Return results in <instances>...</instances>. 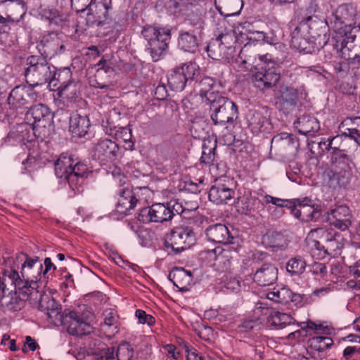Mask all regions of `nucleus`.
<instances>
[{
    "instance_id": "1a4fd4ad",
    "label": "nucleus",
    "mask_w": 360,
    "mask_h": 360,
    "mask_svg": "<svg viewBox=\"0 0 360 360\" xmlns=\"http://www.w3.org/2000/svg\"><path fill=\"white\" fill-rule=\"evenodd\" d=\"M200 75V69L195 63H189L170 71L167 77L169 89L181 91Z\"/></svg>"
},
{
    "instance_id": "7c9ffc66",
    "label": "nucleus",
    "mask_w": 360,
    "mask_h": 360,
    "mask_svg": "<svg viewBox=\"0 0 360 360\" xmlns=\"http://www.w3.org/2000/svg\"><path fill=\"white\" fill-rule=\"evenodd\" d=\"M200 34L182 29L179 32L178 48L185 52L195 53L198 47Z\"/></svg>"
},
{
    "instance_id": "6e6d98bb",
    "label": "nucleus",
    "mask_w": 360,
    "mask_h": 360,
    "mask_svg": "<svg viewBox=\"0 0 360 360\" xmlns=\"http://www.w3.org/2000/svg\"><path fill=\"white\" fill-rule=\"evenodd\" d=\"M116 356L117 360H133L134 349L129 343H123L118 347Z\"/></svg>"
},
{
    "instance_id": "49530a36",
    "label": "nucleus",
    "mask_w": 360,
    "mask_h": 360,
    "mask_svg": "<svg viewBox=\"0 0 360 360\" xmlns=\"http://www.w3.org/2000/svg\"><path fill=\"white\" fill-rule=\"evenodd\" d=\"M308 240L313 257H316L318 259H325L328 256L333 255L337 250L335 248L328 249L326 248V245H324L323 243H321L319 241L313 240Z\"/></svg>"
},
{
    "instance_id": "4d7b16f0",
    "label": "nucleus",
    "mask_w": 360,
    "mask_h": 360,
    "mask_svg": "<svg viewBox=\"0 0 360 360\" xmlns=\"http://www.w3.org/2000/svg\"><path fill=\"white\" fill-rule=\"evenodd\" d=\"M186 23L191 26V28H187V30L193 31V32L201 34L204 28V22L202 19L198 15H188L186 20Z\"/></svg>"
},
{
    "instance_id": "ea45409f",
    "label": "nucleus",
    "mask_w": 360,
    "mask_h": 360,
    "mask_svg": "<svg viewBox=\"0 0 360 360\" xmlns=\"http://www.w3.org/2000/svg\"><path fill=\"white\" fill-rule=\"evenodd\" d=\"M297 131L304 135L317 131L320 129L318 120L314 116L302 115L294 122Z\"/></svg>"
},
{
    "instance_id": "cd10ccee",
    "label": "nucleus",
    "mask_w": 360,
    "mask_h": 360,
    "mask_svg": "<svg viewBox=\"0 0 360 360\" xmlns=\"http://www.w3.org/2000/svg\"><path fill=\"white\" fill-rule=\"evenodd\" d=\"M119 151L117 144L108 139H101L94 148L93 156L101 162H108L114 160Z\"/></svg>"
},
{
    "instance_id": "f8f14e48",
    "label": "nucleus",
    "mask_w": 360,
    "mask_h": 360,
    "mask_svg": "<svg viewBox=\"0 0 360 360\" xmlns=\"http://www.w3.org/2000/svg\"><path fill=\"white\" fill-rule=\"evenodd\" d=\"M236 250L233 248L232 245H229L224 248L219 246L206 252L209 258L214 260V265L219 271L230 272L237 262Z\"/></svg>"
},
{
    "instance_id": "f03ea898",
    "label": "nucleus",
    "mask_w": 360,
    "mask_h": 360,
    "mask_svg": "<svg viewBox=\"0 0 360 360\" xmlns=\"http://www.w3.org/2000/svg\"><path fill=\"white\" fill-rule=\"evenodd\" d=\"M86 165L75 160L72 155L63 153L55 163L56 175L65 179L70 188L75 192L82 191V186L88 175Z\"/></svg>"
},
{
    "instance_id": "f3484780",
    "label": "nucleus",
    "mask_w": 360,
    "mask_h": 360,
    "mask_svg": "<svg viewBox=\"0 0 360 360\" xmlns=\"http://www.w3.org/2000/svg\"><path fill=\"white\" fill-rule=\"evenodd\" d=\"M172 219L167 204L155 203L151 207L141 209L138 214L137 219L144 224L149 222L163 223Z\"/></svg>"
},
{
    "instance_id": "bf43d9fd",
    "label": "nucleus",
    "mask_w": 360,
    "mask_h": 360,
    "mask_svg": "<svg viewBox=\"0 0 360 360\" xmlns=\"http://www.w3.org/2000/svg\"><path fill=\"white\" fill-rule=\"evenodd\" d=\"M167 204L169 210H170V212H172V218L176 214H184L191 210L188 208L182 205V202H179L178 200H171Z\"/></svg>"
},
{
    "instance_id": "9b49d317",
    "label": "nucleus",
    "mask_w": 360,
    "mask_h": 360,
    "mask_svg": "<svg viewBox=\"0 0 360 360\" xmlns=\"http://www.w3.org/2000/svg\"><path fill=\"white\" fill-rule=\"evenodd\" d=\"M195 235L190 226H176L172 229L165 248H171L174 253H179L194 244Z\"/></svg>"
},
{
    "instance_id": "6e6552de",
    "label": "nucleus",
    "mask_w": 360,
    "mask_h": 360,
    "mask_svg": "<svg viewBox=\"0 0 360 360\" xmlns=\"http://www.w3.org/2000/svg\"><path fill=\"white\" fill-rule=\"evenodd\" d=\"M356 10L351 4H345L335 9L328 18V22L338 39L353 30L356 23Z\"/></svg>"
},
{
    "instance_id": "b1692460",
    "label": "nucleus",
    "mask_w": 360,
    "mask_h": 360,
    "mask_svg": "<svg viewBox=\"0 0 360 360\" xmlns=\"http://www.w3.org/2000/svg\"><path fill=\"white\" fill-rule=\"evenodd\" d=\"M299 148V141L292 134L281 133L274 136L271 141V150L276 153L288 154L295 153Z\"/></svg>"
},
{
    "instance_id": "423d86ee",
    "label": "nucleus",
    "mask_w": 360,
    "mask_h": 360,
    "mask_svg": "<svg viewBox=\"0 0 360 360\" xmlns=\"http://www.w3.org/2000/svg\"><path fill=\"white\" fill-rule=\"evenodd\" d=\"M332 168L328 172L329 184L334 188L348 185L353 177L354 164L352 159L338 148L334 149Z\"/></svg>"
},
{
    "instance_id": "0eeeda50",
    "label": "nucleus",
    "mask_w": 360,
    "mask_h": 360,
    "mask_svg": "<svg viewBox=\"0 0 360 360\" xmlns=\"http://www.w3.org/2000/svg\"><path fill=\"white\" fill-rule=\"evenodd\" d=\"M257 58L266 66L262 67L260 70L255 68L256 71L252 74L250 79L255 88L264 92L276 86L280 79V73L274 69L276 63L271 55L259 54Z\"/></svg>"
},
{
    "instance_id": "c9c22d12",
    "label": "nucleus",
    "mask_w": 360,
    "mask_h": 360,
    "mask_svg": "<svg viewBox=\"0 0 360 360\" xmlns=\"http://www.w3.org/2000/svg\"><path fill=\"white\" fill-rule=\"evenodd\" d=\"M0 12L8 16L11 22H18L24 14V7L18 1L6 0L0 3Z\"/></svg>"
},
{
    "instance_id": "aec40b11",
    "label": "nucleus",
    "mask_w": 360,
    "mask_h": 360,
    "mask_svg": "<svg viewBox=\"0 0 360 360\" xmlns=\"http://www.w3.org/2000/svg\"><path fill=\"white\" fill-rule=\"evenodd\" d=\"M329 22L325 19H321L316 15L304 17L298 23L297 27L301 31L307 34L316 40L317 37H326Z\"/></svg>"
},
{
    "instance_id": "c85d7f7f",
    "label": "nucleus",
    "mask_w": 360,
    "mask_h": 360,
    "mask_svg": "<svg viewBox=\"0 0 360 360\" xmlns=\"http://www.w3.org/2000/svg\"><path fill=\"white\" fill-rule=\"evenodd\" d=\"M352 214L348 207L341 205L328 213L327 221L340 231H345L352 224Z\"/></svg>"
},
{
    "instance_id": "774afa93",
    "label": "nucleus",
    "mask_w": 360,
    "mask_h": 360,
    "mask_svg": "<svg viewBox=\"0 0 360 360\" xmlns=\"http://www.w3.org/2000/svg\"><path fill=\"white\" fill-rule=\"evenodd\" d=\"M115 348L107 347L101 352V356L98 360H115Z\"/></svg>"
},
{
    "instance_id": "c03bdc74",
    "label": "nucleus",
    "mask_w": 360,
    "mask_h": 360,
    "mask_svg": "<svg viewBox=\"0 0 360 360\" xmlns=\"http://www.w3.org/2000/svg\"><path fill=\"white\" fill-rule=\"evenodd\" d=\"M268 323L275 326L276 328L281 329L287 326L293 324L295 319L288 314L273 311L268 318Z\"/></svg>"
},
{
    "instance_id": "338daca9",
    "label": "nucleus",
    "mask_w": 360,
    "mask_h": 360,
    "mask_svg": "<svg viewBox=\"0 0 360 360\" xmlns=\"http://www.w3.org/2000/svg\"><path fill=\"white\" fill-rule=\"evenodd\" d=\"M10 22H11L10 18L8 16L4 15L2 12H0V24L2 25V27L0 28V36L2 34H7L11 30L9 27ZM0 39H1V37H0Z\"/></svg>"
},
{
    "instance_id": "dca6fc26",
    "label": "nucleus",
    "mask_w": 360,
    "mask_h": 360,
    "mask_svg": "<svg viewBox=\"0 0 360 360\" xmlns=\"http://www.w3.org/2000/svg\"><path fill=\"white\" fill-rule=\"evenodd\" d=\"M51 118L50 109L42 103L31 106L25 114V120L32 126L34 134H41V129L46 128L50 124Z\"/></svg>"
},
{
    "instance_id": "6ab92c4d",
    "label": "nucleus",
    "mask_w": 360,
    "mask_h": 360,
    "mask_svg": "<svg viewBox=\"0 0 360 360\" xmlns=\"http://www.w3.org/2000/svg\"><path fill=\"white\" fill-rule=\"evenodd\" d=\"M307 240L319 241L327 245V248L340 250L342 245L341 236L331 227H319L311 229L307 234Z\"/></svg>"
},
{
    "instance_id": "7ed1b4c3",
    "label": "nucleus",
    "mask_w": 360,
    "mask_h": 360,
    "mask_svg": "<svg viewBox=\"0 0 360 360\" xmlns=\"http://www.w3.org/2000/svg\"><path fill=\"white\" fill-rule=\"evenodd\" d=\"M57 69L41 56H30L25 63L24 75L26 82L31 86H41L46 83L49 85L55 80H59Z\"/></svg>"
},
{
    "instance_id": "603ef678",
    "label": "nucleus",
    "mask_w": 360,
    "mask_h": 360,
    "mask_svg": "<svg viewBox=\"0 0 360 360\" xmlns=\"http://www.w3.org/2000/svg\"><path fill=\"white\" fill-rule=\"evenodd\" d=\"M218 40L222 42L221 45L227 50L228 53L231 59L234 57V53L236 52L234 44L236 42V37L234 32H227L221 34L218 37Z\"/></svg>"
},
{
    "instance_id": "4c0bfd02",
    "label": "nucleus",
    "mask_w": 360,
    "mask_h": 360,
    "mask_svg": "<svg viewBox=\"0 0 360 360\" xmlns=\"http://www.w3.org/2000/svg\"><path fill=\"white\" fill-rule=\"evenodd\" d=\"M81 86L79 82L69 81L58 87L60 96L70 103H76L81 99Z\"/></svg>"
},
{
    "instance_id": "f257e3e1",
    "label": "nucleus",
    "mask_w": 360,
    "mask_h": 360,
    "mask_svg": "<svg viewBox=\"0 0 360 360\" xmlns=\"http://www.w3.org/2000/svg\"><path fill=\"white\" fill-rule=\"evenodd\" d=\"M201 92L202 96H206L205 105L209 107L213 124L224 127L225 129L234 126L238 117L236 104L218 93H209L205 90Z\"/></svg>"
},
{
    "instance_id": "8fccbe9b",
    "label": "nucleus",
    "mask_w": 360,
    "mask_h": 360,
    "mask_svg": "<svg viewBox=\"0 0 360 360\" xmlns=\"http://www.w3.org/2000/svg\"><path fill=\"white\" fill-rule=\"evenodd\" d=\"M243 206L241 213L245 215H251L264 209V200L257 198H250L242 200Z\"/></svg>"
},
{
    "instance_id": "052dcab7",
    "label": "nucleus",
    "mask_w": 360,
    "mask_h": 360,
    "mask_svg": "<svg viewBox=\"0 0 360 360\" xmlns=\"http://www.w3.org/2000/svg\"><path fill=\"white\" fill-rule=\"evenodd\" d=\"M213 84V80L210 77H205L199 83V86H200L199 94L205 103L206 101V96H202L201 91L205 90L206 92L215 93L214 91H212Z\"/></svg>"
},
{
    "instance_id": "9d476101",
    "label": "nucleus",
    "mask_w": 360,
    "mask_h": 360,
    "mask_svg": "<svg viewBox=\"0 0 360 360\" xmlns=\"http://www.w3.org/2000/svg\"><path fill=\"white\" fill-rule=\"evenodd\" d=\"M32 289L11 290L8 294L0 295V309L6 311H17L23 308L25 302L27 300H37L39 291H32Z\"/></svg>"
},
{
    "instance_id": "20e7f679",
    "label": "nucleus",
    "mask_w": 360,
    "mask_h": 360,
    "mask_svg": "<svg viewBox=\"0 0 360 360\" xmlns=\"http://www.w3.org/2000/svg\"><path fill=\"white\" fill-rule=\"evenodd\" d=\"M324 52H328L329 55H326V60L332 58L333 51L339 53L340 56L347 60H350L353 63H360V25L354 26L352 31H350L345 35L342 36L337 40L336 44H330L325 43L323 46Z\"/></svg>"
},
{
    "instance_id": "393cba45",
    "label": "nucleus",
    "mask_w": 360,
    "mask_h": 360,
    "mask_svg": "<svg viewBox=\"0 0 360 360\" xmlns=\"http://www.w3.org/2000/svg\"><path fill=\"white\" fill-rule=\"evenodd\" d=\"M301 31L297 26L291 33L290 46L292 49L303 53H312L319 49L315 40Z\"/></svg>"
},
{
    "instance_id": "680f3d73",
    "label": "nucleus",
    "mask_w": 360,
    "mask_h": 360,
    "mask_svg": "<svg viewBox=\"0 0 360 360\" xmlns=\"http://www.w3.org/2000/svg\"><path fill=\"white\" fill-rule=\"evenodd\" d=\"M309 271L314 276L323 277L327 274V269L324 264L314 262L308 266Z\"/></svg>"
},
{
    "instance_id": "37998d69",
    "label": "nucleus",
    "mask_w": 360,
    "mask_h": 360,
    "mask_svg": "<svg viewBox=\"0 0 360 360\" xmlns=\"http://www.w3.org/2000/svg\"><path fill=\"white\" fill-rule=\"evenodd\" d=\"M191 273L182 268H174L169 274V279L179 289H184L191 281Z\"/></svg>"
},
{
    "instance_id": "3c124183",
    "label": "nucleus",
    "mask_w": 360,
    "mask_h": 360,
    "mask_svg": "<svg viewBox=\"0 0 360 360\" xmlns=\"http://www.w3.org/2000/svg\"><path fill=\"white\" fill-rule=\"evenodd\" d=\"M60 39L54 34H49L41 40V43L46 49L44 51L47 54L58 53L59 51L63 49L64 45L60 44Z\"/></svg>"
},
{
    "instance_id": "864d4df0",
    "label": "nucleus",
    "mask_w": 360,
    "mask_h": 360,
    "mask_svg": "<svg viewBox=\"0 0 360 360\" xmlns=\"http://www.w3.org/2000/svg\"><path fill=\"white\" fill-rule=\"evenodd\" d=\"M120 25L115 21L112 20L110 17H108L101 22L94 25L98 28V34L100 37H105L112 32L115 30H117Z\"/></svg>"
},
{
    "instance_id": "13d9d810",
    "label": "nucleus",
    "mask_w": 360,
    "mask_h": 360,
    "mask_svg": "<svg viewBox=\"0 0 360 360\" xmlns=\"http://www.w3.org/2000/svg\"><path fill=\"white\" fill-rule=\"evenodd\" d=\"M264 203L269 204L271 203L279 207H286L288 210L290 209L292 199L285 200L279 198H276L270 195H265L263 198Z\"/></svg>"
},
{
    "instance_id": "a878e982",
    "label": "nucleus",
    "mask_w": 360,
    "mask_h": 360,
    "mask_svg": "<svg viewBox=\"0 0 360 360\" xmlns=\"http://www.w3.org/2000/svg\"><path fill=\"white\" fill-rule=\"evenodd\" d=\"M65 323L68 324V333L72 335H84L91 330V326L75 311H71L65 315Z\"/></svg>"
},
{
    "instance_id": "de8ad7c7",
    "label": "nucleus",
    "mask_w": 360,
    "mask_h": 360,
    "mask_svg": "<svg viewBox=\"0 0 360 360\" xmlns=\"http://www.w3.org/2000/svg\"><path fill=\"white\" fill-rule=\"evenodd\" d=\"M307 344L311 349L323 352L333 345V340L327 336H314L308 340Z\"/></svg>"
},
{
    "instance_id": "5701e85b",
    "label": "nucleus",
    "mask_w": 360,
    "mask_h": 360,
    "mask_svg": "<svg viewBox=\"0 0 360 360\" xmlns=\"http://www.w3.org/2000/svg\"><path fill=\"white\" fill-rule=\"evenodd\" d=\"M37 94L32 89L16 86L10 93L7 101L11 108H28L36 101Z\"/></svg>"
},
{
    "instance_id": "e433bc0d",
    "label": "nucleus",
    "mask_w": 360,
    "mask_h": 360,
    "mask_svg": "<svg viewBox=\"0 0 360 360\" xmlns=\"http://www.w3.org/2000/svg\"><path fill=\"white\" fill-rule=\"evenodd\" d=\"M266 298L277 303L288 304L289 302L297 301L300 295L294 294L287 287L276 286L272 291L267 292Z\"/></svg>"
},
{
    "instance_id": "2eb2a0df",
    "label": "nucleus",
    "mask_w": 360,
    "mask_h": 360,
    "mask_svg": "<svg viewBox=\"0 0 360 360\" xmlns=\"http://www.w3.org/2000/svg\"><path fill=\"white\" fill-rule=\"evenodd\" d=\"M232 186L233 183L229 179H216L210 189L209 200L217 205L228 204L234 198L236 194Z\"/></svg>"
},
{
    "instance_id": "5fc2aeb1",
    "label": "nucleus",
    "mask_w": 360,
    "mask_h": 360,
    "mask_svg": "<svg viewBox=\"0 0 360 360\" xmlns=\"http://www.w3.org/2000/svg\"><path fill=\"white\" fill-rule=\"evenodd\" d=\"M179 6L177 0H158L156 4V8L160 11H165L169 15H176L179 11Z\"/></svg>"
},
{
    "instance_id": "a211bd4d",
    "label": "nucleus",
    "mask_w": 360,
    "mask_h": 360,
    "mask_svg": "<svg viewBox=\"0 0 360 360\" xmlns=\"http://www.w3.org/2000/svg\"><path fill=\"white\" fill-rule=\"evenodd\" d=\"M207 238L209 240L223 243L225 247L232 245L234 249L239 247V239L233 235L229 228L223 224H216L210 226L205 231Z\"/></svg>"
},
{
    "instance_id": "e2e57ef3",
    "label": "nucleus",
    "mask_w": 360,
    "mask_h": 360,
    "mask_svg": "<svg viewBox=\"0 0 360 360\" xmlns=\"http://www.w3.org/2000/svg\"><path fill=\"white\" fill-rule=\"evenodd\" d=\"M135 315L138 318L140 323H147L148 326H152L155 323V318L150 314H147L143 310L137 309L135 312Z\"/></svg>"
},
{
    "instance_id": "a18cd8bd",
    "label": "nucleus",
    "mask_w": 360,
    "mask_h": 360,
    "mask_svg": "<svg viewBox=\"0 0 360 360\" xmlns=\"http://www.w3.org/2000/svg\"><path fill=\"white\" fill-rule=\"evenodd\" d=\"M307 262L301 256H296L290 258L286 263V271L292 276L302 274L306 268Z\"/></svg>"
},
{
    "instance_id": "72a5a7b5",
    "label": "nucleus",
    "mask_w": 360,
    "mask_h": 360,
    "mask_svg": "<svg viewBox=\"0 0 360 360\" xmlns=\"http://www.w3.org/2000/svg\"><path fill=\"white\" fill-rule=\"evenodd\" d=\"M90 127V121L87 115H82L77 112H73L70 117V131L75 136H84Z\"/></svg>"
},
{
    "instance_id": "bb28decb",
    "label": "nucleus",
    "mask_w": 360,
    "mask_h": 360,
    "mask_svg": "<svg viewBox=\"0 0 360 360\" xmlns=\"http://www.w3.org/2000/svg\"><path fill=\"white\" fill-rule=\"evenodd\" d=\"M32 300L38 303V309L44 311L49 319L54 321L61 319L60 305L49 295L39 291L37 299Z\"/></svg>"
},
{
    "instance_id": "79ce46f5",
    "label": "nucleus",
    "mask_w": 360,
    "mask_h": 360,
    "mask_svg": "<svg viewBox=\"0 0 360 360\" xmlns=\"http://www.w3.org/2000/svg\"><path fill=\"white\" fill-rule=\"evenodd\" d=\"M249 52V49L245 46L233 59V63H234V67L238 69V70L245 71L250 69V67L256 63V56H250L248 54Z\"/></svg>"
},
{
    "instance_id": "ddd939ff",
    "label": "nucleus",
    "mask_w": 360,
    "mask_h": 360,
    "mask_svg": "<svg viewBox=\"0 0 360 360\" xmlns=\"http://www.w3.org/2000/svg\"><path fill=\"white\" fill-rule=\"evenodd\" d=\"M290 214L303 222L317 221L320 212L312 205V200L307 198H293L290 209Z\"/></svg>"
},
{
    "instance_id": "69168bd1",
    "label": "nucleus",
    "mask_w": 360,
    "mask_h": 360,
    "mask_svg": "<svg viewBox=\"0 0 360 360\" xmlns=\"http://www.w3.org/2000/svg\"><path fill=\"white\" fill-rule=\"evenodd\" d=\"M90 1V0H71V6L77 13L84 12L86 9L89 10Z\"/></svg>"
},
{
    "instance_id": "c756f323",
    "label": "nucleus",
    "mask_w": 360,
    "mask_h": 360,
    "mask_svg": "<svg viewBox=\"0 0 360 360\" xmlns=\"http://www.w3.org/2000/svg\"><path fill=\"white\" fill-rule=\"evenodd\" d=\"M248 127L253 134L267 132L272 128L269 119L264 112L250 110L247 115Z\"/></svg>"
},
{
    "instance_id": "09e8293b",
    "label": "nucleus",
    "mask_w": 360,
    "mask_h": 360,
    "mask_svg": "<svg viewBox=\"0 0 360 360\" xmlns=\"http://www.w3.org/2000/svg\"><path fill=\"white\" fill-rule=\"evenodd\" d=\"M103 324L102 326L103 330L106 332L114 334L117 332L118 317L116 312L108 309L103 311Z\"/></svg>"
},
{
    "instance_id": "f704fd0d",
    "label": "nucleus",
    "mask_w": 360,
    "mask_h": 360,
    "mask_svg": "<svg viewBox=\"0 0 360 360\" xmlns=\"http://www.w3.org/2000/svg\"><path fill=\"white\" fill-rule=\"evenodd\" d=\"M8 283L14 285L15 289L22 290L27 288L26 281L21 278L18 272L15 270L5 271L0 276V292L4 293L7 289Z\"/></svg>"
},
{
    "instance_id": "473e14b6",
    "label": "nucleus",
    "mask_w": 360,
    "mask_h": 360,
    "mask_svg": "<svg viewBox=\"0 0 360 360\" xmlns=\"http://www.w3.org/2000/svg\"><path fill=\"white\" fill-rule=\"evenodd\" d=\"M278 278V269L271 264H264L254 274V281L259 285L274 284Z\"/></svg>"
},
{
    "instance_id": "4be33fe9",
    "label": "nucleus",
    "mask_w": 360,
    "mask_h": 360,
    "mask_svg": "<svg viewBox=\"0 0 360 360\" xmlns=\"http://www.w3.org/2000/svg\"><path fill=\"white\" fill-rule=\"evenodd\" d=\"M112 8V0H91L86 18L88 26L94 27L103 19L109 17L108 11Z\"/></svg>"
},
{
    "instance_id": "a19ab883",
    "label": "nucleus",
    "mask_w": 360,
    "mask_h": 360,
    "mask_svg": "<svg viewBox=\"0 0 360 360\" xmlns=\"http://www.w3.org/2000/svg\"><path fill=\"white\" fill-rule=\"evenodd\" d=\"M222 42L216 39H212L208 43L206 51L208 56L213 60H221L229 61L231 58L227 50L221 45Z\"/></svg>"
},
{
    "instance_id": "58836bf2",
    "label": "nucleus",
    "mask_w": 360,
    "mask_h": 360,
    "mask_svg": "<svg viewBox=\"0 0 360 360\" xmlns=\"http://www.w3.org/2000/svg\"><path fill=\"white\" fill-rule=\"evenodd\" d=\"M214 4L221 15L229 17L239 14L243 0H215Z\"/></svg>"
},
{
    "instance_id": "412c9836",
    "label": "nucleus",
    "mask_w": 360,
    "mask_h": 360,
    "mask_svg": "<svg viewBox=\"0 0 360 360\" xmlns=\"http://www.w3.org/2000/svg\"><path fill=\"white\" fill-rule=\"evenodd\" d=\"M299 99L298 90L291 86L283 85L279 87L276 104L280 110L288 114L297 106Z\"/></svg>"
},
{
    "instance_id": "0e129e2a",
    "label": "nucleus",
    "mask_w": 360,
    "mask_h": 360,
    "mask_svg": "<svg viewBox=\"0 0 360 360\" xmlns=\"http://www.w3.org/2000/svg\"><path fill=\"white\" fill-rule=\"evenodd\" d=\"M336 137L329 138L328 140H325L324 139H321V140L318 143L319 148L324 152L325 150L329 151L332 150V158H335V151L334 149L337 148L336 146H333V141L335 140Z\"/></svg>"
},
{
    "instance_id": "39448f33",
    "label": "nucleus",
    "mask_w": 360,
    "mask_h": 360,
    "mask_svg": "<svg viewBox=\"0 0 360 360\" xmlns=\"http://www.w3.org/2000/svg\"><path fill=\"white\" fill-rule=\"evenodd\" d=\"M141 34L147 41V51L153 61L159 60L167 52L171 39V30L167 27H156L151 25L143 27Z\"/></svg>"
},
{
    "instance_id": "4468645a",
    "label": "nucleus",
    "mask_w": 360,
    "mask_h": 360,
    "mask_svg": "<svg viewBox=\"0 0 360 360\" xmlns=\"http://www.w3.org/2000/svg\"><path fill=\"white\" fill-rule=\"evenodd\" d=\"M43 264L38 257L34 258L26 256L21 269V276L26 281L27 288L33 291H39L38 282L41 278Z\"/></svg>"
},
{
    "instance_id": "2f4dec72",
    "label": "nucleus",
    "mask_w": 360,
    "mask_h": 360,
    "mask_svg": "<svg viewBox=\"0 0 360 360\" xmlns=\"http://www.w3.org/2000/svg\"><path fill=\"white\" fill-rule=\"evenodd\" d=\"M119 195L116 212L124 216L130 214L138 202L134 193L131 190L124 188L120 190Z\"/></svg>"
}]
</instances>
